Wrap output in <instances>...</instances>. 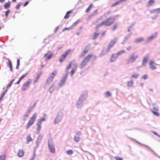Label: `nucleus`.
<instances>
[{
    "instance_id": "1",
    "label": "nucleus",
    "mask_w": 160,
    "mask_h": 160,
    "mask_svg": "<svg viewBox=\"0 0 160 160\" xmlns=\"http://www.w3.org/2000/svg\"><path fill=\"white\" fill-rule=\"evenodd\" d=\"M115 20L113 18H109L102 22L97 26V28L103 26H108L111 25L114 22Z\"/></svg>"
},
{
    "instance_id": "2",
    "label": "nucleus",
    "mask_w": 160,
    "mask_h": 160,
    "mask_svg": "<svg viewBox=\"0 0 160 160\" xmlns=\"http://www.w3.org/2000/svg\"><path fill=\"white\" fill-rule=\"evenodd\" d=\"M92 56V54H89L86 57L80 64L79 66V68L81 69H82L85 67Z\"/></svg>"
},
{
    "instance_id": "3",
    "label": "nucleus",
    "mask_w": 160,
    "mask_h": 160,
    "mask_svg": "<svg viewBox=\"0 0 160 160\" xmlns=\"http://www.w3.org/2000/svg\"><path fill=\"white\" fill-rule=\"evenodd\" d=\"M138 54L136 52H133L131 54L127 61L128 63H131L133 62L138 58Z\"/></svg>"
},
{
    "instance_id": "4",
    "label": "nucleus",
    "mask_w": 160,
    "mask_h": 160,
    "mask_svg": "<svg viewBox=\"0 0 160 160\" xmlns=\"http://www.w3.org/2000/svg\"><path fill=\"white\" fill-rule=\"evenodd\" d=\"M63 112L62 111H60L58 112L54 121V124H57L62 121L63 117Z\"/></svg>"
},
{
    "instance_id": "5",
    "label": "nucleus",
    "mask_w": 160,
    "mask_h": 160,
    "mask_svg": "<svg viewBox=\"0 0 160 160\" xmlns=\"http://www.w3.org/2000/svg\"><path fill=\"white\" fill-rule=\"evenodd\" d=\"M37 116V113H35L32 115L26 126V129H28L33 124L36 120Z\"/></svg>"
},
{
    "instance_id": "6",
    "label": "nucleus",
    "mask_w": 160,
    "mask_h": 160,
    "mask_svg": "<svg viewBox=\"0 0 160 160\" xmlns=\"http://www.w3.org/2000/svg\"><path fill=\"white\" fill-rule=\"evenodd\" d=\"M68 72L67 71L65 74L64 75L62 78V79L59 82L58 84V86L57 87L58 89H59L61 87L63 86L65 83L67 79V76H68Z\"/></svg>"
},
{
    "instance_id": "7",
    "label": "nucleus",
    "mask_w": 160,
    "mask_h": 160,
    "mask_svg": "<svg viewBox=\"0 0 160 160\" xmlns=\"http://www.w3.org/2000/svg\"><path fill=\"white\" fill-rule=\"evenodd\" d=\"M48 145L49 150L51 152L54 153L55 152V146L52 140H48Z\"/></svg>"
},
{
    "instance_id": "8",
    "label": "nucleus",
    "mask_w": 160,
    "mask_h": 160,
    "mask_svg": "<svg viewBox=\"0 0 160 160\" xmlns=\"http://www.w3.org/2000/svg\"><path fill=\"white\" fill-rule=\"evenodd\" d=\"M32 82V79H28L26 82L24 83L22 87V90L25 91L27 90L29 88V85Z\"/></svg>"
},
{
    "instance_id": "9",
    "label": "nucleus",
    "mask_w": 160,
    "mask_h": 160,
    "mask_svg": "<svg viewBox=\"0 0 160 160\" xmlns=\"http://www.w3.org/2000/svg\"><path fill=\"white\" fill-rule=\"evenodd\" d=\"M57 73V71L55 70L48 77L47 81V83L48 84H50L54 78L55 77Z\"/></svg>"
},
{
    "instance_id": "10",
    "label": "nucleus",
    "mask_w": 160,
    "mask_h": 160,
    "mask_svg": "<svg viewBox=\"0 0 160 160\" xmlns=\"http://www.w3.org/2000/svg\"><path fill=\"white\" fill-rule=\"evenodd\" d=\"M118 39V38H115L111 40L108 45L107 48L110 50L111 48L114 46L115 44L117 42Z\"/></svg>"
},
{
    "instance_id": "11",
    "label": "nucleus",
    "mask_w": 160,
    "mask_h": 160,
    "mask_svg": "<svg viewBox=\"0 0 160 160\" xmlns=\"http://www.w3.org/2000/svg\"><path fill=\"white\" fill-rule=\"evenodd\" d=\"M157 35L158 33L157 32H155L152 33L151 35L147 38L146 40V42L149 43L151 42L157 37Z\"/></svg>"
},
{
    "instance_id": "12",
    "label": "nucleus",
    "mask_w": 160,
    "mask_h": 160,
    "mask_svg": "<svg viewBox=\"0 0 160 160\" xmlns=\"http://www.w3.org/2000/svg\"><path fill=\"white\" fill-rule=\"evenodd\" d=\"M88 96L87 92L84 91L82 92L79 99L84 102L87 98Z\"/></svg>"
},
{
    "instance_id": "13",
    "label": "nucleus",
    "mask_w": 160,
    "mask_h": 160,
    "mask_svg": "<svg viewBox=\"0 0 160 160\" xmlns=\"http://www.w3.org/2000/svg\"><path fill=\"white\" fill-rule=\"evenodd\" d=\"M32 108H29L26 111L25 114L23 115V120L24 121H26L28 118L29 117L30 113L32 110Z\"/></svg>"
},
{
    "instance_id": "14",
    "label": "nucleus",
    "mask_w": 160,
    "mask_h": 160,
    "mask_svg": "<svg viewBox=\"0 0 160 160\" xmlns=\"http://www.w3.org/2000/svg\"><path fill=\"white\" fill-rule=\"evenodd\" d=\"M154 64V62L153 60H151L149 61L148 64L150 69L152 70L156 69L157 67Z\"/></svg>"
},
{
    "instance_id": "15",
    "label": "nucleus",
    "mask_w": 160,
    "mask_h": 160,
    "mask_svg": "<svg viewBox=\"0 0 160 160\" xmlns=\"http://www.w3.org/2000/svg\"><path fill=\"white\" fill-rule=\"evenodd\" d=\"M149 58V56L148 55H146L143 58L142 66L145 67L146 66L147 63Z\"/></svg>"
},
{
    "instance_id": "16",
    "label": "nucleus",
    "mask_w": 160,
    "mask_h": 160,
    "mask_svg": "<svg viewBox=\"0 0 160 160\" xmlns=\"http://www.w3.org/2000/svg\"><path fill=\"white\" fill-rule=\"evenodd\" d=\"M118 58V56L116 53L112 54L110 58V61L111 62H113L115 61Z\"/></svg>"
},
{
    "instance_id": "17",
    "label": "nucleus",
    "mask_w": 160,
    "mask_h": 160,
    "mask_svg": "<svg viewBox=\"0 0 160 160\" xmlns=\"http://www.w3.org/2000/svg\"><path fill=\"white\" fill-rule=\"evenodd\" d=\"M110 50L107 48L106 49L103 50L101 53L99 55V57L100 58L102 57L103 56H104L108 53Z\"/></svg>"
},
{
    "instance_id": "18",
    "label": "nucleus",
    "mask_w": 160,
    "mask_h": 160,
    "mask_svg": "<svg viewBox=\"0 0 160 160\" xmlns=\"http://www.w3.org/2000/svg\"><path fill=\"white\" fill-rule=\"evenodd\" d=\"M84 102V101L79 99L76 104V108H79L81 107Z\"/></svg>"
},
{
    "instance_id": "19",
    "label": "nucleus",
    "mask_w": 160,
    "mask_h": 160,
    "mask_svg": "<svg viewBox=\"0 0 160 160\" xmlns=\"http://www.w3.org/2000/svg\"><path fill=\"white\" fill-rule=\"evenodd\" d=\"M132 34V33H129V34L126 35L125 38H124L122 42L121 43L123 45L125 44L127 41L130 38Z\"/></svg>"
},
{
    "instance_id": "20",
    "label": "nucleus",
    "mask_w": 160,
    "mask_h": 160,
    "mask_svg": "<svg viewBox=\"0 0 160 160\" xmlns=\"http://www.w3.org/2000/svg\"><path fill=\"white\" fill-rule=\"evenodd\" d=\"M78 65L77 64H75L73 67L72 68V70L70 72V76L72 77L73 76L75 72L77 70Z\"/></svg>"
},
{
    "instance_id": "21",
    "label": "nucleus",
    "mask_w": 160,
    "mask_h": 160,
    "mask_svg": "<svg viewBox=\"0 0 160 160\" xmlns=\"http://www.w3.org/2000/svg\"><path fill=\"white\" fill-rule=\"evenodd\" d=\"M144 38L142 37H140L139 38H136L135 39L134 42V43H137L144 42Z\"/></svg>"
},
{
    "instance_id": "22",
    "label": "nucleus",
    "mask_w": 160,
    "mask_h": 160,
    "mask_svg": "<svg viewBox=\"0 0 160 160\" xmlns=\"http://www.w3.org/2000/svg\"><path fill=\"white\" fill-rule=\"evenodd\" d=\"M134 84V81L132 80L128 81L127 82V86L128 88H130L131 87H132Z\"/></svg>"
},
{
    "instance_id": "23",
    "label": "nucleus",
    "mask_w": 160,
    "mask_h": 160,
    "mask_svg": "<svg viewBox=\"0 0 160 160\" xmlns=\"http://www.w3.org/2000/svg\"><path fill=\"white\" fill-rule=\"evenodd\" d=\"M50 52H48V53L45 54L44 55V57H45V60H48L50 59L52 57L53 54L51 53L50 54L48 55V53H49Z\"/></svg>"
},
{
    "instance_id": "24",
    "label": "nucleus",
    "mask_w": 160,
    "mask_h": 160,
    "mask_svg": "<svg viewBox=\"0 0 160 160\" xmlns=\"http://www.w3.org/2000/svg\"><path fill=\"white\" fill-rule=\"evenodd\" d=\"M139 74L138 73H133L130 77V79L132 78L137 79L139 76Z\"/></svg>"
},
{
    "instance_id": "25",
    "label": "nucleus",
    "mask_w": 160,
    "mask_h": 160,
    "mask_svg": "<svg viewBox=\"0 0 160 160\" xmlns=\"http://www.w3.org/2000/svg\"><path fill=\"white\" fill-rule=\"evenodd\" d=\"M37 128L36 133L37 134H38L40 132L41 129V125L37 123Z\"/></svg>"
},
{
    "instance_id": "26",
    "label": "nucleus",
    "mask_w": 160,
    "mask_h": 160,
    "mask_svg": "<svg viewBox=\"0 0 160 160\" xmlns=\"http://www.w3.org/2000/svg\"><path fill=\"white\" fill-rule=\"evenodd\" d=\"M55 87V83H53L49 89V91L50 93H52L54 90Z\"/></svg>"
},
{
    "instance_id": "27",
    "label": "nucleus",
    "mask_w": 160,
    "mask_h": 160,
    "mask_svg": "<svg viewBox=\"0 0 160 160\" xmlns=\"http://www.w3.org/2000/svg\"><path fill=\"white\" fill-rule=\"evenodd\" d=\"M42 138V136L41 135H39L38 137L36 142V143L37 145H38V144L40 142Z\"/></svg>"
},
{
    "instance_id": "28",
    "label": "nucleus",
    "mask_w": 160,
    "mask_h": 160,
    "mask_svg": "<svg viewBox=\"0 0 160 160\" xmlns=\"http://www.w3.org/2000/svg\"><path fill=\"white\" fill-rule=\"evenodd\" d=\"M150 12L151 13H155L156 14L160 13V8L151 10L150 11Z\"/></svg>"
},
{
    "instance_id": "29",
    "label": "nucleus",
    "mask_w": 160,
    "mask_h": 160,
    "mask_svg": "<svg viewBox=\"0 0 160 160\" xmlns=\"http://www.w3.org/2000/svg\"><path fill=\"white\" fill-rule=\"evenodd\" d=\"M46 120V118L44 117H42L40 118L38 121L37 123H38L42 125V122L43 121H45Z\"/></svg>"
},
{
    "instance_id": "30",
    "label": "nucleus",
    "mask_w": 160,
    "mask_h": 160,
    "mask_svg": "<svg viewBox=\"0 0 160 160\" xmlns=\"http://www.w3.org/2000/svg\"><path fill=\"white\" fill-rule=\"evenodd\" d=\"M126 51L125 50H123L119 51L116 53L118 57L119 56H120L121 55L124 53Z\"/></svg>"
},
{
    "instance_id": "31",
    "label": "nucleus",
    "mask_w": 160,
    "mask_h": 160,
    "mask_svg": "<svg viewBox=\"0 0 160 160\" xmlns=\"http://www.w3.org/2000/svg\"><path fill=\"white\" fill-rule=\"evenodd\" d=\"M67 56L63 53L61 57L59 59V62H62L67 58Z\"/></svg>"
},
{
    "instance_id": "32",
    "label": "nucleus",
    "mask_w": 160,
    "mask_h": 160,
    "mask_svg": "<svg viewBox=\"0 0 160 160\" xmlns=\"http://www.w3.org/2000/svg\"><path fill=\"white\" fill-rule=\"evenodd\" d=\"M41 74H42L41 73H40L35 78V79L34 80V82H33V84L34 85H35L36 83L38 82V81L40 76H41Z\"/></svg>"
},
{
    "instance_id": "33",
    "label": "nucleus",
    "mask_w": 160,
    "mask_h": 160,
    "mask_svg": "<svg viewBox=\"0 0 160 160\" xmlns=\"http://www.w3.org/2000/svg\"><path fill=\"white\" fill-rule=\"evenodd\" d=\"M100 33V32H95L93 35L92 39L93 40L96 39Z\"/></svg>"
},
{
    "instance_id": "34",
    "label": "nucleus",
    "mask_w": 160,
    "mask_h": 160,
    "mask_svg": "<svg viewBox=\"0 0 160 160\" xmlns=\"http://www.w3.org/2000/svg\"><path fill=\"white\" fill-rule=\"evenodd\" d=\"M24 151L23 150L21 149L20 150L18 153V157H21L23 156L24 154Z\"/></svg>"
},
{
    "instance_id": "35",
    "label": "nucleus",
    "mask_w": 160,
    "mask_h": 160,
    "mask_svg": "<svg viewBox=\"0 0 160 160\" xmlns=\"http://www.w3.org/2000/svg\"><path fill=\"white\" fill-rule=\"evenodd\" d=\"M10 5V2H8L4 5V7L5 9H7L9 7Z\"/></svg>"
},
{
    "instance_id": "36",
    "label": "nucleus",
    "mask_w": 160,
    "mask_h": 160,
    "mask_svg": "<svg viewBox=\"0 0 160 160\" xmlns=\"http://www.w3.org/2000/svg\"><path fill=\"white\" fill-rule=\"evenodd\" d=\"M75 60H73V61H72L71 62L69 65L67 67V68H66V69L67 70L68 69H70L71 67V64H74V62H75Z\"/></svg>"
},
{
    "instance_id": "37",
    "label": "nucleus",
    "mask_w": 160,
    "mask_h": 160,
    "mask_svg": "<svg viewBox=\"0 0 160 160\" xmlns=\"http://www.w3.org/2000/svg\"><path fill=\"white\" fill-rule=\"evenodd\" d=\"M32 140V139L30 135H29L27 137V144L29 143Z\"/></svg>"
},
{
    "instance_id": "38",
    "label": "nucleus",
    "mask_w": 160,
    "mask_h": 160,
    "mask_svg": "<svg viewBox=\"0 0 160 160\" xmlns=\"http://www.w3.org/2000/svg\"><path fill=\"white\" fill-rule=\"evenodd\" d=\"M71 51V49H69L66 51L64 54L67 57L68 55L70 53Z\"/></svg>"
},
{
    "instance_id": "39",
    "label": "nucleus",
    "mask_w": 160,
    "mask_h": 160,
    "mask_svg": "<svg viewBox=\"0 0 160 160\" xmlns=\"http://www.w3.org/2000/svg\"><path fill=\"white\" fill-rule=\"evenodd\" d=\"M74 140L76 142H78L80 140V138L76 136H74Z\"/></svg>"
},
{
    "instance_id": "40",
    "label": "nucleus",
    "mask_w": 160,
    "mask_h": 160,
    "mask_svg": "<svg viewBox=\"0 0 160 160\" xmlns=\"http://www.w3.org/2000/svg\"><path fill=\"white\" fill-rule=\"evenodd\" d=\"M8 61L9 62V65L10 66V70L11 71H12V62H11V61H10V59H8Z\"/></svg>"
},
{
    "instance_id": "41",
    "label": "nucleus",
    "mask_w": 160,
    "mask_h": 160,
    "mask_svg": "<svg viewBox=\"0 0 160 160\" xmlns=\"http://www.w3.org/2000/svg\"><path fill=\"white\" fill-rule=\"evenodd\" d=\"M93 6V5L92 4H91L89 7L86 10V12H88L92 7Z\"/></svg>"
},
{
    "instance_id": "42",
    "label": "nucleus",
    "mask_w": 160,
    "mask_h": 160,
    "mask_svg": "<svg viewBox=\"0 0 160 160\" xmlns=\"http://www.w3.org/2000/svg\"><path fill=\"white\" fill-rule=\"evenodd\" d=\"M111 96V94L109 92H107L105 94V96L106 98L110 97Z\"/></svg>"
},
{
    "instance_id": "43",
    "label": "nucleus",
    "mask_w": 160,
    "mask_h": 160,
    "mask_svg": "<svg viewBox=\"0 0 160 160\" xmlns=\"http://www.w3.org/2000/svg\"><path fill=\"white\" fill-rule=\"evenodd\" d=\"M141 79H144V80H146L148 79V75L146 74H145L142 75L141 77Z\"/></svg>"
},
{
    "instance_id": "44",
    "label": "nucleus",
    "mask_w": 160,
    "mask_h": 160,
    "mask_svg": "<svg viewBox=\"0 0 160 160\" xmlns=\"http://www.w3.org/2000/svg\"><path fill=\"white\" fill-rule=\"evenodd\" d=\"M79 20H77L76 22L73 23V24L71 26V27H72V28L76 26L77 24L79 23Z\"/></svg>"
},
{
    "instance_id": "45",
    "label": "nucleus",
    "mask_w": 160,
    "mask_h": 160,
    "mask_svg": "<svg viewBox=\"0 0 160 160\" xmlns=\"http://www.w3.org/2000/svg\"><path fill=\"white\" fill-rule=\"evenodd\" d=\"M153 109L156 111H158L159 110V108L157 106L155 105V104H153Z\"/></svg>"
},
{
    "instance_id": "46",
    "label": "nucleus",
    "mask_w": 160,
    "mask_h": 160,
    "mask_svg": "<svg viewBox=\"0 0 160 160\" xmlns=\"http://www.w3.org/2000/svg\"><path fill=\"white\" fill-rule=\"evenodd\" d=\"M6 156L5 154L0 155V160H5Z\"/></svg>"
},
{
    "instance_id": "47",
    "label": "nucleus",
    "mask_w": 160,
    "mask_h": 160,
    "mask_svg": "<svg viewBox=\"0 0 160 160\" xmlns=\"http://www.w3.org/2000/svg\"><path fill=\"white\" fill-rule=\"evenodd\" d=\"M71 12V11H68L67 12V13H66V15L64 16V18L65 19H67V18H68L69 17V16L68 15L69 14H70Z\"/></svg>"
},
{
    "instance_id": "48",
    "label": "nucleus",
    "mask_w": 160,
    "mask_h": 160,
    "mask_svg": "<svg viewBox=\"0 0 160 160\" xmlns=\"http://www.w3.org/2000/svg\"><path fill=\"white\" fill-rule=\"evenodd\" d=\"M67 153L68 155H71L73 154V151L72 150H70L67 151Z\"/></svg>"
},
{
    "instance_id": "49",
    "label": "nucleus",
    "mask_w": 160,
    "mask_h": 160,
    "mask_svg": "<svg viewBox=\"0 0 160 160\" xmlns=\"http://www.w3.org/2000/svg\"><path fill=\"white\" fill-rule=\"evenodd\" d=\"M133 25H132L130 26L129 27V28L128 29V32H129L133 28Z\"/></svg>"
},
{
    "instance_id": "50",
    "label": "nucleus",
    "mask_w": 160,
    "mask_h": 160,
    "mask_svg": "<svg viewBox=\"0 0 160 160\" xmlns=\"http://www.w3.org/2000/svg\"><path fill=\"white\" fill-rule=\"evenodd\" d=\"M155 0H150L148 2V4L149 5H152L154 2Z\"/></svg>"
},
{
    "instance_id": "51",
    "label": "nucleus",
    "mask_w": 160,
    "mask_h": 160,
    "mask_svg": "<svg viewBox=\"0 0 160 160\" xmlns=\"http://www.w3.org/2000/svg\"><path fill=\"white\" fill-rule=\"evenodd\" d=\"M118 27V24L117 23L115 24L112 28L113 30H114L117 28Z\"/></svg>"
},
{
    "instance_id": "52",
    "label": "nucleus",
    "mask_w": 160,
    "mask_h": 160,
    "mask_svg": "<svg viewBox=\"0 0 160 160\" xmlns=\"http://www.w3.org/2000/svg\"><path fill=\"white\" fill-rule=\"evenodd\" d=\"M28 74V73L27 72L26 74L22 75L21 77H20L19 78V79L21 81V80L23 78H24Z\"/></svg>"
},
{
    "instance_id": "53",
    "label": "nucleus",
    "mask_w": 160,
    "mask_h": 160,
    "mask_svg": "<svg viewBox=\"0 0 160 160\" xmlns=\"http://www.w3.org/2000/svg\"><path fill=\"white\" fill-rule=\"evenodd\" d=\"M72 29V27L70 26L69 28H65L62 30V32H64L66 30H68L70 29Z\"/></svg>"
},
{
    "instance_id": "54",
    "label": "nucleus",
    "mask_w": 160,
    "mask_h": 160,
    "mask_svg": "<svg viewBox=\"0 0 160 160\" xmlns=\"http://www.w3.org/2000/svg\"><path fill=\"white\" fill-rule=\"evenodd\" d=\"M89 51V49L87 48V47H86L82 51L84 53H87Z\"/></svg>"
},
{
    "instance_id": "55",
    "label": "nucleus",
    "mask_w": 160,
    "mask_h": 160,
    "mask_svg": "<svg viewBox=\"0 0 160 160\" xmlns=\"http://www.w3.org/2000/svg\"><path fill=\"white\" fill-rule=\"evenodd\" d=\"M115 158L116 160H122V158H120L118 157H115Z\"/></svg>"
},
{
    "instance_id": "56",
    "label": "nucleus",
    "mask_w": 160,
    "mask_h": 160,
    "mask_svg": "<svg viewBox=\"0 0 160 160\" xmlns=\"http://www.w3.org/2000/svg\"><path fill=\"white\" fill-rule=\"evenodd\" d=\"M76 134H77V135L78 136H80L81 135L82 133H81V132L80 131H78L76 132Z\"/></svg>"
},
{
    "instance_id": "57",
    "label": "nucleus",
    "mask_w": 160,
    "mask_h": 160,
    "mask_svg": "<svg viewBox=\"0 0 160 160\" xmlns=\"http://www.w3.org/2000/svg\"><path fill=\"white\" fill-rule=\"evenodd\" d=\"M152 113L156 115V116H159L158 113L156 112L152 111Z\"/></svg>"
},
{
    "instance_id": "58",
    "label": "nucleus",
    "mask_w": 160,
    "mask_h": 160,
    "mask_svg": "<svg viewBox=\"0 0 160 160\" xmlns=\"http://www.w3.org/2000/svg\"><path fill=\"white\" fill-rule=\"evenodd\" d=\"M98 12L97 10H96L94 12L91 14L92 16L96 15Z\"/></svg>"
},
{
    "instance_id": "59",
    "label": "nucleus",
    "mask_w": 160,
    "mask_h": 160,
    "mask_svg": "<svg viewBox=\"0 0 160 160\" xmlns=\"http://www.w3.org/2000/svg\"><path fill=\"white\" fill-rule=\"evenodd\" d=\"M132 47L131 46H129L127 48V50H130L131 49Z\"/></svg>"
},
{
    "instance_id": "60",
    "label": "nucleus",
    "mask_w": 160,
    "mask_h": 160,
    "mask_svg": "<svg viewBox=\"0 0 160 160\" xmlns=\"http://www.w3.org/2000/svg\"><path fill=\"white\" fill-rule=\"evenodd\" d=\"M10 12V11L9 10H8L7 11L5 12V16L7 17L9 13Z\"/></svg>"
},
{
    "instance_id": "61",
    "label": "nucleus",
    "mask_w": 160,
    "mask_h": 160,
    "mask_svg": "<svg viewBox=\"0 0 160 160\" xmlns=\"http://www.w3.org/2000/svg\"><path fill=\"white\" fill-rule=\"evenodd\" d=\"M86 53H84L83 51L82 52V53H81V54L80 55L81 57H82L83 56H84Z\"/></svg>"
},
{
    "instance_id": "62",
    "label": "nucleus",
    "mask_w": 160,
    "mask_h": 160,
    "mask_svg": "<svg viewBox=\"0 0 160 160\" xmlns=\"http://www.w3.org/2000/svg\"><path fill=\"white\" fill-rule=\"evenodd\" d=\"M158 17V16L157 15H156L154 16H152L151 17V18L152 19H156Z\"/></svg>"
},
{
    "instance_id": "63",
    "label": "nucleus",
    "mask_w": 160,
    "mask_h": 160,
    "mask_svg": "<svg viewBox=\"0 0 160 160\" xmlns=\"http://www.w3.org/2000/svg\"><path fill=\"white\" fill-rule=\"evenodd\" d=\"M139 85L140 87H141L142 88H143V84L142 82H141L139 83Z\"/></svg>"
},
{
    "instance_id": "64",
    "label": "nucleus",
    "mask_w": 160,
    "mask_h": 160,
    "mask_svg": "<svg viewBox=\"0 0 160 160\" xmlns=\"http://www.w3.org/2000/svg\"><path fill=\"white\" fill-rule=\"evenodd\" d=\"M35 155H36V154H35L34 155V156H33V157H32L31 158H30V160H34L35 158Z\"/></svg>"
}]
</instances>
